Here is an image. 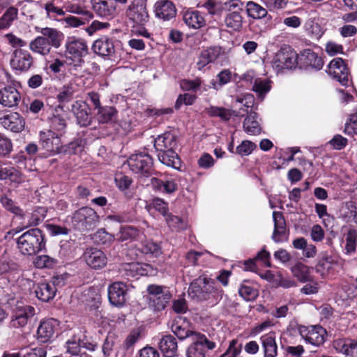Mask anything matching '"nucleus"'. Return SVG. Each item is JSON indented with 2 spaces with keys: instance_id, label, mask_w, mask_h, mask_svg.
<instances>
[{
  "instance_id": "nucleus-1",
  "label": "nucleus",
  "mask_w": 357,
  "mask_h": 357,
  "mask_svg": "<svg viewBox=\"0 0 357 357\" xmlns=\"http://www.w3.org/2000/svg\"><path fill=\"white\" fill-rule=\"evenodd\" d=\"M188 294L197 301H208L213 305L222 298L223 291L215 281L201 275L190 283Z\"/></svg>"
},
{
  "instance_id": "nucleus-2",
  "label": "nucleus",
  "mask_w": 357,
  "mask_h": 357,
  "mask_svg": "<svg viewBox=\"0 0 357 357\" xmlns=\"http://www.w3.org/2000/svg\"><path fill=\"white\" fill-rule=\"evenodd\" d=\"M17 245L24 255H33L45 246L42 231L38 228L30 229L17 238Z\"/></svg>"
},
{
  "instance_id": "nucleus-3",
  "label": "nucleus",
  "mask_w": 357,
  "mask_h": 357,
  "mask_svg": "<svg viewBox=\"0 0 357 357\" xmlns=\"http://www.w3.org/2000/svg\"><path fill=\"white\" fill-rule=\"evenodd\" d=\"M99 222V216L90 207H82L77 210L72 216L73 227L82 231L93 229Z\"/></svg>"
},
{
  "instance_id": "nucleus-4",
  "label": "nucleus",
  "mask_w": 357,
  "mask_h": 357,
  "mask_svg": "<svg viewBox=\"0 0 357 357\" xmlns=\"http://www.w3.org/2000/svg\"><path fill=\"white\" fill-rule=\"evenodd\" d=\"M298 55L291 47L284 46L275 54L272 67L277 73L292 69L298 64Z\"/></svg>"
},
{
  "instance_id": "nucleus-5",
  "label": "nucleus",
  "mask_w": 357,
  "mask_h": 357,
  "mask_svg": "<svg viewBox=\"0 0 357 357\" xmlns=\"http://www.w3.org/2000/svg\"><path fill=\"white\" fill-rule=\"evenodd\" d=\"M130 170L140 177H149L153 172V159L146 152L131 155L128 159Z\"/></svg>"
},
{
  "instance_id": "nucleus-6",
  "label": "nucleus",
  "mask_w": 357,
  "mask_h": 357,
  "mask_svg": "<svg viewBox=\"0 0 357 357\" xmlns=\"http://www.w3.org/2000/svg\"><path fill=\"white\" fill-rule=\"evenodd\" d=\"M147 291L149 294V305L155 312L164 310L172 298L167 288L162 286L150 284L147 287Z\"/></svg>"
},
{
  "instance_id": "nucleus-7",
  "label": "nucleus",
  "mask_w": 357,
  "mask_h": 357,
  "mask_svg": "<svg viewBox=\"0 0 357 357\" xmlns=\"http://www.w3.org/2000/svg\"><path fill=\"white\" fill-rule=\"evenodd\" d=\"M192 344L186 349L187 357H205L208 350L215 347V343L199 332L192 334Z\"/></svg>"
},
{
  "instance_id": "nucleus-8",
  "label": "nucleus",
  "mask_w": 357,
  "mask_h": 357,
  "mask_svg": "<svg viewBox=\"0 0 357 357\" xmlns=\"http://www.w3.org/2000/svg\"><path fill=\"white\" fill-rule=\"evenodd\" d=\"M343 260L338 257L326 255L319 260L315 269L322 277L335 275L343 269Z\"/></svg>"
},
{
  "instance_id": "nucleus-9",
  "label": "nucleus",
  "mask_w": 357,
  "mask_h": 357,
  "mask_svg": "<svg viewBox=\"0 0 357 357\" xmlns=\"http://www.w3.org/2000/svg\"><path fill=\"white\" fill-rule=\"evenodd\" d=\"M66 56L73 61L80 62L88 54L86 42L75 36L68 37L65 43Z\"/></svg>"
},
{
  "instance_id": "nucleus-10",
  "label": "nucleus",
  "mask_w": 357,
  "mask_h": 357,
  "mask_svg": "<svg viewBox=\"0 0 357 357\" xmlns=\"http://www.w3.org/2000/svg\"><path fill=\"white\" fill-rule=\"evenodd\" d=\"M1 203L7 211L15 215L22 229L34 226L31 222V212H24L16 202L7 197H1Z\"/></svg>"
},
{
  "instance_id": "nucleus-11",
  "label": "nucleus",
  "mask_w": 357,
  "mask_h": 357,
  "mask_svg": "<svg viewBox=\"0 0 357 357\" xmlns=\"http://www.w3.org/2000/svg\"><path fill=\"white\" fill-rule=\"evenodd\" d=\"M298 331L305 341L312 345L319 347L325 342L326 331L319 325L301 326Z\"/></svg>"
},
{
  "instance_id": "nucleus-12",
  "label": "nucleus",
  "mask_w": 357,
  "mask_h": 357,
  "mask_svg": "<svg viewBox=\"0 0 357 357\" xmlns=\"http://www.w3.org/2000/svg\"><path fill=\"white\" fill-rule=\"evenodd\" d=\"M229 53V50L220 46H213L201 52L196 63L197 68L202 70L210 63L225 58Z\"/></svg>"
},
{
  "instance_id": "nucleus-13",
  "label": "nucleus",
  "mask_w": 357,
  "mask_h": 357,
  "mask_svg": "<svg viewBox=\"0 0 357 357\" xmlns=\"http://www.w3.org/2000/svg\"><path fill=\"white\" fill-rule=\"evenodd\" d=\"M229 53V50L220 46H213L201 52L196 63L197 68L202 70L210 63L225 58Z\"/></svg>"
},
{
  "instance_id": "nucleus-14",
  "label": "nucleus",
  "mask_w": 357,
  "mask_h": 357,
  "mask_svg": "<svg viewBox=\"0 0 357 357\" xmlns=\"http://www.w3.org/2000/svg\"><path fill=\"white\" fill-rule=\"evenodd\" d=\"M327 72L342 86H349L351 83L349 70L341 58L333 59L328 66Z\"/></svg>"
},
{
  "instance_id": "nucleus-15",
  "label": "nucleus",
  "mask_w": 357,
  "mask_h": 357,
  "mask_svg": "<svg viewBox=\"0 0 357 357\" xmlns=\"http://www.w3.org/2000/svg\"><path fill=\"white\" fill-rule=\"evenodd\" d=\"M35 314V308L33 306L25 305L22 302L17 303L10 320V326L13 328H22L25 326L29 319Z\"/></svg>"
},
{
  "instance_id": "nucleus-16",
  "label": "nucleus",
  "mask_w": 357,
  "mask_h": 357,
  "mask_svg": "<svg viewBox=\"0 0 357 357\" xmlns=\"http://www.w3.org/2000/svg\"><path fill=\"white\" fill-rule=\"evenodd\" d=\"M120 271L122 275L128 279H138L140 276L153 275L154 269L148 264L132 262L121 266Z\"/></svg>"
},
{
  "instance_id": "nucleus-17",
  "label": "nucleus",
  "mask_w": 357,
  "mask_h": 357,
  "mask_svg": "<svg viewBox=\"0 0 357 357\" xmlns=\"http://www.w3.org/2000/svg\"><path fill=\"white\" fill-rule=\"evenodd\" d=\"M84 261L90 268L99 270L104 268L107 264L106 255L97 248H88L82 255Z\"/></svg>"
},
{
  "instance_id": "nucleus-18",
  "label": "nucleus",
  "mask_w": 357,
  "mask_h": 357,
  "mask_svg": "<svg viewBox=\"0 0 357 357\" xmlns=\"http://www.w3.org/2000/svg\"><path fill=\"white\" fill-rule=\"evenodd\" d=\"M33 59L29 52L22 49H16L10 60V66L13 69L26 72L33 66Z\"/></svg>"
},
{
  "instance_id": "nucleus-19",
  "label": "nucleus",
  "mask_w": 357,
  "mask_h": 357,
  "mask_svg": "<svg viewBox=\"0 0 357 357\" xmlns=\"http://www.w3.org/2000/svg\"><path fill=\"white\" fill-rule=\"evenodd\" d=\"M108 298L110 303L116 307L123 306L126 301L127 285L122 282H115L108 287Z\"/></svg>"
},
{
  "instance_id": "nucleus-20",
  "label": "nucleus",
  "mask_w": 357,
  "mask_h": 357,
  "mask_svg": "<svg viewBox=\"0 0 357 357\" xmlns=\"http://www.w3.org/2000/svg\"><path fill=\"white\" fill-rule=\"evenodd\" d=\"M80 302L89 307L91 311L94 312V315L98 319L100 317V312L98 309L101 304V296L99 289L94 287H90L84 290L80 298Z\"/></svg>"
},
{
  "instance_id": "nucleus-21",
  "label": "nucleus",
  "mask_w": 357,
  "mask_h": 357,
  "mask_svg": "<svg viewBox=\"0 0 357 357\" xmlns=\"http://www.w3.org/2000/svg\"><path fill=\"white\" fill-rule=\"evenodd\" d=\"M71 111L74 114L77 123L81 127L89 126L92 121L90 109L86 102L77 100L71 105Z\"/></svg>"
},
{
  "instance_id": "nucleus-22",
  "label": "nucleus",
  "mask_w": 357,
  "mask_h": 357,
  "mask_svg": "<svg viewBox=\"0 0 357 357\" xmlns=\"http://www.w3.org/2000/svg\"><path fill=\"white\" fill-rule=\"evenodd\" d=\"M40 142L44 149L50 152L60 153L61 148V135L48 130L40 132Z\"/></svg>"
},
{
  "instance_id": "nucleus-23",
  "label": "nucleus",
  "mask_w": 357,
  "mask_h": 357,
  "mask_svg": "<svg viewBox=\"0 0 357 357\" xmlns=\"http://www.w3.org/2000/svg\"><path fill=\"white\" fill-rule=\"evenodd\" d=\"M0 123L6 130L13 132H22L25 126L24 118L17 112H10L0 118Z\"/></svg>"
},
{
  "instance_id": "nucleus-24",
  "label": "nucleus",
  "mask_w": 357,
  "mask_h": 357,
  "mask_svg": "<svg viewBox=\"0 0 357 357\" xmlns=\"http://www.w3.org/2000/svg\"><path fill=\"white\" fill-rule=\"evenodd\" d=\"M127 17L132 22H146L149 18L146 5L144 1H134L126 12Z\"/></svg>"
},
{
  "instance_id": "nucleus-25",
  "label": "nucleus",
  "mask_w": 357,
  "mask_h": 357,
  "mask_svg": "<svg viewBox=\"0 0 357 357\" xmlns=\"http://www.w3.org/2000/svg\"><path fill=\"white\" fill-rule=\"evenodd\" d=\"M333 348L345 357H357V341L349 338H339L333 342Z\"/></svg>"
},
{
  "instance_id": "nucleus-26",
  "label": "nucleus",
  "mask_w": 357,
  "mask_h": 357,
  "mask_svg": "<svg viewBox=\"0 0 357 357\" xmlns=\"http://www.w3.org/2000/svg\"><path fill=\"white\" fill-rule=\"evenodd\" d=\"M155 16L164 21H169L175 17L176 9L174 4L169 0H159L154 6Z\"/></svg>"
},
{
  "instance_id": "nucleus-27",
  "label": "nucleus",
  "mask_w": 357,
  "mask_h": 357,
  "mask_svg": "<svg viewBox=\"0 0 357 357\" xmlns=\"http://www.w3.org/2000/svg\"><path fill=\"white\" fill-rule=\"evenodd\" d=\"M92 50L95 54L108 59H112L115 54L113 41L107 37L96 40L93 44Z\"/></svg>"
},
{
  "instance_id": "nucleus-28",
  "label": "nucleus",
  "mask_w": 357,
  "mask_h": 357,
  "mask_svg": "<svg viewBox=\"0 0 357 357\" xmlns=\"http://www.w3.org/2000/svg\"><path fill=\"white\" fill-rule=\"evenodd\" d=\"M298 63L303 67H311L315 70H320L324 65L321 57L319 56L315 52L310 49L302 51L298 55Z\"/></svg>"
},
{
  "instance_id": "nucleus-29",
  "label": "nucleus",
  "mask_w": 357,
  "mask_h": 357,
  "mask_svg": "<svg viewBox=\"0 0 357 357\" xmlns=\"http://www.w3.org/2000/svg\"><path fill=\"white\" fill-rule=\"evenodd\" d=\"M21 96L18 91L12 86L0 89V104L3 107H13L18 105Z\"/></svg>"
},
{
  "instance_id": "nucleus-30",
  "label": "nucleus",
  "mask_w": 357,
  "mask_h": 357,
  "mask_svg": "<svg viewBox=\"0 0 357 357\" xmlns=\"http://www.w3.org/2000/svg\"><path fill=\"white\" fill-rule=\"evenodd\" d=\"M170 328L177 337L181 340L187 337L191 338L192 334L196 332L189 329L188 321L181 317H178L172 321Z\"/></svg>"
},
{
  "instance_id": "nucleus-31",
  "label": "nucleus",
  "mask_w": 357,
  "mask_h": 357,
  "mask_svg": "<svg viewBox=\"0 0 357 357\" xmlns=\"http://www.w3.org/2000/svg\"><path fill=\"white\" fill-rule=\"evenodd\" d=\"M273 219L274 230L272 239L275 242L279 243L282 241L286 237V222L281 212L274 211L273 213Z\"/></svg>"
},
{
  "instance_id": "nucleus-32",
  "label": "nucleus",
  "mask_w": 357,
  "mask_h": 357,
  "mask_svg": "<svg viewBox=\"0 0 357 357\" xmlns=\"http://www.w3.org/2000/svg\"><path fill=\"white\" fill-rule=\"evenodd\" d=\"M56 321L49 319L42 321L37 330L38 341L46 343L53 338L55 331Z\"/></svg>"
},
{
  "instance_id": "nucleus-33",
  "label": "nucleus",
  "mask_w": 357,
  "mask_h": 357,
  "mask_svg": "<svg viewBox=\"0 0 357 357\" xmlns=\"http://www.w3.org/2000/svg\"><path fill=\"white\" fill-rule=\"evenodd\" d=\"M178 180L176 177H167L164 179L153 178L151 179L152 185L155 188L162 192L172 193L178 188Z\"/></svg>"
},
{
  "instance_id": "nucleus-34",
  "label": "nucleus",
  "mask_w": 357,
  "mask_h": 357,
  "mask_svg": "<svg viewBox=\"0 0 357 357\" xmlns=\"http://www.w3.org/2000/svg\"><path fill=\"white\" fill-rule=\"evenodd\" d=\"M244 131L250 135H258L261 132L259 115L255 112H250L245 119L243 124Z\"/></svg>"
},
{
  "instance_id": "nucleus-35",
  "label": "nucleus",
  "mask_w": 357,
  "mask_h": 357,
  "mask_svg": "<svg viewBox=\"0 0 357 357\" xmlns=\"http://www.w3.org/2000/svg\"><path fill=\"white\" fill-rule=\"evenodd\" d=\"M176 145V136L171 132H165L158 135V137L154 139V147L156 151H167L175 149Z\"/></svg>"
},
{
  "instance_id": "nucleus-36",
  "label": "nucleus",
  "mask_w": 357,
  "mask_h": 357,
  "mask_svg": "<svg viewBox=\"0 0 357 357\" xmlns=\"http://www.w3.org/2000/svg\"><path fill=\"white\" fill-rule=\"evenodd\" d=\"M159 347L165 357H174L177 353V341L172 335H167L162 337Z\"/></svg>"
},
{
  "instance_id": "nucleus-37",
  "label": "nucleus",
  "mask_w": 357,
  "mask_h": 357,
  "mask_svg": "<svg viewBox=\"0 0 357 357\" xmlns=\"http://www.w3.org/2000/svg\"><path fill=\"white\" fill-rule=\"evenodd\" d=\"M94 11L100 17L112 16L115 11L114 0H91Z\"/></svg>"
},
{
  "instance_id": "nucleus-38",
  "label": "nucleus",
  "mask_w": 357,
  "mask_h": 357,
  "mask_svg": "<svg viewBox=\"0 0 357 357\" xmlns=\"http://www.w3.org/2000/svg\"><path fill=\"white\" fill-rule=\"evenodd\" d=\"M143 233L132 226L121 227L116 234L117 240L120 242L139 241L142 239Z\"/></svg>"
},
{
  "instance_id": "nucleus-39",
  "label": "nucleus",
  "mask_w": 357,
  "mask_h": 357,
  "mask_svg": "<svg viewBox=\"0 0 357 357\" xmlns=\"http://www.w3.org/2000/svg\"><path fill=\"white\" fill-rule=\"evenodd\" d=\"M38 31L43 34V37H45L47 40H49L51 47L59 48L62 41L64 39V35L62 32L50 27L41 28L39 30L38 27H36Z\"/></svg>"
},
{
  "instance_id": "nucleus-40",
  "label": "nucleus",
  "mask_w": 357,
  "mask_h": 357,
  "mask_svg": "<svg viewBox=\"0 0 357 357\" xmlns=\"http://www.w3.org/2000/svg\"><path fill=\"white\" fill-rule=\"evenodd\" d=\"M34 291L39 300L47 302L54 297L56 289L50 283L43 282L36 285Z\"/></svg>"
},
{
  "instance_id": "nucleus-41",
  "label": "nucleus",
  "mask_w": 357,
  "mask_h": 357,
  "mask_svg": "<svg viewBox=\"0 0 357 357\" xmlns=\"http://www.w3.org/2000/svg\"><path fill=\"white\" fill-rule=\"evenodd\" d=\"M261 341L265 357H275L277 356L278 347L274 333H269L262 335Z\"/></svg>"
},
{
  "instance_id": "nucleus-42",
  "label": "nucleus",
  "mask_w": 357,
  "mask_h": 357,
  "mask_svg": "<svg viewBox=\"0 0 357 357\" xmlns=\"http://www.w3.org/2000/svg\"><path fill=\"white\" fill-rule=\"evenodd\" d=\"M50 43L45 37L38 36L29 44L30 50L41 55H47L51 50Z\"/></svg>"
},
{
  "instance_id": "nucleus-43",
  "label": "nucleus",
  "mask_w": 357,
  "mask_h": 357,
  "mask_svg": "<svg viewBox=\"0 0 357 357\" xmlns=\"http://www.w3.org/2000/svg\"><path fill=\"white\" fill-rule=\"evenodd\" d=\"M116 109L112 106L100 107L97 109L96 118L100 123H107L116 119Z\"/></svg>"
},
{
  "instance_id": "nucleus-44",
  "label": "nucleus",
  "mask_w": 357,
  "mask_h": 357,
  "mask_svg": "<svg viewBox=\"0 0 357 357\" xmlns=\"http://www.w3.org/2000/svg\"><path fill=\"white\" fill-rule=\"evenodd\" d=\"M293 275L302 283L311 280L310 268L302 263H297L291 268Z\"/></svg>"
},
{
  "instance_id": "nucleus-45",
  "label": "nucleus",
  "mask_w": 357,
  "mask_h": 357,
  "mask_svg": "<svg viewBox=\"0 0 357 357\" xmlns=\"http://www.w3.org/2000/svg\"><path fill=\"white\" fill-rule=\"evenodd\" d=\"M344 252L346 255H351L354 253L357 248V231L349 229L345 234Z\"/></svg>"
},
{
  "instance_id": "nucleus-46",
  "label": "nucleus",
  "mask_w": 357,
  "mask_h": 357,
  "mask_svg": "<svg viewBox=\"0 0 357 357\" xmlns=\"http://www.w3.org/2000/svg\"><path fill=\"white\" fill-rule=\"evenodd\" d=\"M175 149L167 151H157L158 160L168 167H175L176 160H178V155L174 151Z\"/></svg>"
},
{
  "instance_id": "nucleus-47",
  "label": "nucleus",
  "mask_w": 357,
  "mask_h": 357,
  "mask_svg": "<svg viewBox=\"0 0 357 357\" xmlns=\"http://www.w3.org/2000/svg\"><path fill=\"white\" fill-rule=\"evenodd\" d=\"M206 114L211 117H218L222 121H229L231 116L232 112L223 107L211 106L206 108Z\"/></svg>"
},
{
  "instance_id": "nucleus-48",
  "label": "nucleus",
  "mask_w": 357,
  "mask_h": 357,
  "mask_svg": "<svg viewBox=\"0 0 357 357\" xmlns=\"http://www.w3.org/2000/svg\"><path fill=\"white\" fill-rule=\"evenodd\" d=\"M92 239L98 245L109 246L115 238L114 235L107 232L105 229H100L93 235Z\"/></svg>"
},
{
  "instance_id": "nucleus-49",
  "label": "nucleus",
  "mask_w": 357,
  "mask_h": 357,
  "mask_svg": "<svg viewBox=\"0 0 357 357\" xmlns=\"http://www.w3.org/2000/svg\"><path fill=\"white\" fill-rule=\"evenodd\" d=\"M114 180L117 188L123 192L128 198H131L132 193L129 190L132 183L131 178L126 175L118 174L116 176Z\"/></svg>"
},
{
  "instance_id": "nucleus-50",
  "label": "nucleus",
  "mask_w": 357,
  "mask_h": 357,
  "mask_svg": "<svg viewBox=\"0 0 357 357\" xmlns=\"http://www.w3.org/2000/svg\"><path fill=\"white\" fill-rule=\"evenodd\" d=\"M165 220L169 227L176 231L184 230L188 227L186 220L177 215L169 214L165 218Z\"/></svg>"
},
{
  "instance_id": "nucleus-51",
  "label": "nucleus",
  "mask_w": 357,
  "mask_h": 357,
  "mask_svg": "<svg viewBox=\"0 0 357 357\" xmlns=\"http://www.w3.org/2000/svg\"><path fill=\"white\" fill-rule=\"evenodd\" d=\"M271 82L267 79H256L252 89L260 98L264 96L271 90Z\"/></svg>"
},
{
  "instance_id": "nucleus-52",
  "label": "nucleus",
  "mask_w": 357,
  "mask_h": 357,
  "mask_svg": "<svg viewBox=\"0 0 357 357\" xmlns=\"http://www.w3.org/2000/svg\"><path fill=\"white\" fill-rule=\"evenodd\" d=\"M83 140L76 139L66 146L61 145L60 153L63 152L68 154H77L83 150Z\"/></svg>"
},
{
  "instance_id": "nucleus-53",
  "label": "nucleus",
  "mask_w": 357,
  "mask_h": 357,
  "mask_svg": "<svg viewBox=\"0 0 357 357\" xmlns=\"http://www.w3.org/2000/svg\"><path fill=\"white\" fill-rule=\"evenodd\" d=\"M75 87L70 84L64 86L57 94V100L61 104H65L70 102L74 98Z\"/></svg>"
},
{
  "instance_id": "nucleus-54",
  "label": "nucleus",
  "mask_w": 357,
  "mask_h": 357,
  "mask_svg": "<svg viewBox=\"0 0 357 357\" xmlns=\"http://www.w3.org/2000/svg\"><path fill=\"white\" fill-rule=\"evenodd\" d=\"M239 295L245 301L255 300L258 296V291L248 284H243L238 289Z\"/></svg>"
},
{
  "instance_id": "nucleus-55",
  "label": "nucleus",
  "mask_w": 357,
  "mask_h": 357,
  "mask_svg": "<svg viewBox=\"0 0 357 357\" xmlns=\"http://www.w3.org/2000/svg\"><path fill=\"white\" fill-rule=\"evenodd\" d=\"M247 7L249 16L253 19H261L267 15L266 10L256 3L248 2Z\"/></svg>"
},
{
  "instance_id": "nucleus-56",
  "label": "nucleus",
  "mask_w": 357,
  "mask_h": 357,
  "mask_svg": "<svg viewBox=\"0 0 357 357\" xmlns=\"http://www.w3.org/2000/svg\"><path fill=\"white\" fill-rule=\"evenodd\" d=\"M257 149V144L250 140L243 141L236 149V153L241 156L250 155Z\"/></svg>"
},
{
  "instance_id": "nucleus-57",
  "label": "nucleus",
  "mask_w": 357,
  "mask_h": 357,
  "mask_svg": "<svg viewBox=\"0 0 357 357\" xmlns=\"http://www.w3.org/2000/svg\"><path fill=\"white\" fill-rule=\"evenodd\" d=\"M142 252L157 257L161 255L162 251L158 243L152 241H148L142 244Z\"/></svg>"
},
{
  "instance_id": "nucleus-58",
  "label": "nucleus",
  "mask_w": 357,
  "mask_h": 357,
  "mask_svg": "<svg viewBox=\"0 0 357 357\" xmlns=\"http://www.w3.org/2000/svg\"><path fill=\"white\" fill-rule=\"evenodd\" d=\"M56 263V260L48 255H40L36 257L34 264L38 268H52Z\"/></svg>"
},
{
  "instance_id": "nucleus-59",
  "label": "nucleus",
  "mask_w": 357,
  "mask_h": 357,
  "mask_svg": "<svg viewBox=\"0 0 357 357\" xmlns=\"http://www.w3.org/2000/svg\"><path fill=\"white\" fill-rule=\"evenodd\" d=\"M180 86L183 91H191L197 93L202 86V80L199 78L183 79L180 82Z\"/></svg>"
},
{
  "instance_id": "nucleus-60",
  "label": "nucleus",
  "mask_w": 357,
  "mask_h": 357,
  "mask_svg": "<svg viewBox=\"0 0 357 357\" xmlns=\"http://www.w3.org/2000/svg\"><path fill=\"white\" fill-rule=\"evenodd\" d=\"M184 22H203L207 19L204 17L199 11L188 10L183 13Z\"/></svg>"
},
{
  "instance_id": "nucleus-61",
  "label": "nucleus",
  "mask_w": 357,
  "mask_h": 357,
  "mask_svg": "<svg viewBox=\"0 0 357 357\" xmlns=\"http://www.w3.org/2000/svg\"><path fill=\"white\" fill-rule=\"evenodd\" d=\"M242 349V344L238 343L237 340H232L227 351L220 357H237Z\"/></svg>"
},
{
  "instance_id": "nucleus-62",
  "label": "nucleus",
  "mask_w": 357,
  "mask_h": 357,
  "mask_svg": "<svg viewBox=\"0 0 357 357\" xmlns=\"http://www.w3.org/2000/svg\"><path fill=\"white\" fill-rule=\"evenodd\" d=\"M307 33L314 39H319L324 34L325 29L321 24H306Z\"/></svg>"
},
{
  "instance_id": "nucleus-63",
  "label": "nucleus",
  "mask_w": 357,
  "mask_h": 357,
  "mask_svg": "<svg viewBox=\"0 0 357 357\" xmlns=\"http://www.w3.org/2000/svg\"><path fill=\"white\" fill-rule=\"evenodd\" d=\"M13 151L11 140L3 134L0 133V156H6Z\"/></svg>"
},
{
  "instance_id": "nucleus-64",
  "label": "nucleus",
  "mask_w": 357,
  "mask_h": 357,
  "mask_svg": "<svg viewBox=\"0 0 357 357\" xmlns=\"http://www.w3.org/2000/svg\"><path fill=\"white\" fill-rule=\"evenodd\" d=\"M47 210L45 207H36L31 212V219L34 226L39 225L45 218Z\"/></svg>"
}]
</instances>
